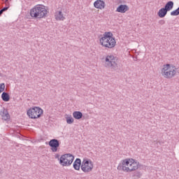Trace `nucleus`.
Listing matches in <instances>:
<instances>
[{"mask_svg":"<svg viewBox=\"0 0 179 179\" xmlns=\"http://www.w3.org/2000/svg\"><path fill=\"white\" fill-rule=\"evenodd\" d=\"M113 33L110 31L105 32L101 38L99 39V43L102 47L105 48H114L117 42L115 38L113 37Z\"/></svg>","mask_w":179,"mask_h":179,"instance_id":"1","label":"nucleus"},{"mask_svg":"<svg viewBox=\"0 0 179 179\" xmlns=\"http://www.w3.org/2000/svg\"><path fill=\"white\" fill-rule=\"evenodd\" d=\"M30 15L31 17L43 19V17L47 16V9L44 6L38 4L31 9Z\"/></svg>","mask_w":179,"mask_h":179,"instance_id":"2","label":"nucleus"},{"mask_svg":"<svg viewBox=\"0 0 179 179\" xmlns=\"http://www.w3.org/2000/svg\"><path fill=\"white\" fill-rule=\"evenodd\" d=\"M162 74L166 79H172L177 75V68L171 64H165L162 69Z\"/></svg>","mask_w":179,"mask_h":179,"instance_id":"3","label":"nucleus"},{"mask_svg":"<svg viewBox=\"0 0 179 179\" xmlns=\"http://www.w3.org/2000/svg\"><path fill=\"white\" fill-rule=\"evenodd\" d=\"M106 68H110L112 71H118L120 66L118 65V59L113 55H108L105 58Z\"/></svg>","mask_w":179,"mask_h":179,"instance_id":"4","label":"nucleus"},{"mask_svg":"<svg viewBox=\"0 0 179 179\" xmlns=\"http://www.w3.org/2000/svg\"><path fill=\"white\" fill-rule=\"evenodd\" d=\"M75 160V157L71 153L64 154L59 158V164L62 167H69Z\"/></svg>","mask_w":179,"mask_h":179,"instance_id":"5","label":"nucleus"},{"mask_svg":"<svg viewBox=\"0 0 179 179\" xmlns=\"http://www.w3.org/2000/svg\"><path fill=\"white\" fill-rule=\"evenodd\" d=\"M27 115L29 118L36 120V118H40L43 115V109L40 107L31 108L27 110Z\"/></svg>","mask_w":179,"mask_h":179,"instance_id":"6","label":"nucleus"},{"mask_svg":"<svg viewBox=\"0 0 179 179\" xmlns=\"http://www.w3.org/2000/svg\"><path fill=\"white\" fill-rule=\"evenodd\" d=\"M81 170L84 173H90L93 170V162L90 159H83L81 164Z\"/></svg>","mask_w":179,"mask_h":179,"instance_id":"7","label":"nucleus"},{"mask_svg":"<svg viewBox=\"0 0 179 179\" xmlns=\"http://www.w3.org/2000/svg\"><path fill=\"white\" fill-rule=\"evenodd\" d=\"M131 167V159H126L121 161V162L117 166V170H121L122 171H125L126 173H129L128 169Z\"/></svg>","mask_w":179,"mask_h":179,"instance_id":"8","label":"nucleus"},{"mask_svg":"<svg viewBox=\"0 0 179 179\" xmlns=\"http://www.w3.org/2000/svg\"><path fill=\"white\" fill-rule=\"evenodd\" d=\"M49 146L51 148L52 152L55 153L58 152V148H59V141L54 138L49 141Z\"/></svg>","mask_w":179,"mask_h":179,"instance_id":"9","label":"nucleus"},{"mask_svg":"<svg viewBox=\"0 0 179 179\" xmlns=\"http://www.w3.org/2000/svg\"><path fill=\"white\" fill-rule=\"evenodd\" d=\"M140 164L138 162H136L135 159H131L130 168H127L129 173L135 171L139 169Z\"/></svg>","mask_w":179,"mask_h":179,"instance_id":"10","label":"nucleus"},{"mask_svg":"<svg viewBox=\"0 0 179 179\" xmlns=\"http://www.w3.org/2000/svg\"><path fill=\"white\" fill-rule=\"evenodd\" d=\"M94 6L96 9H101V10L106 8V2H104L103 0H96L94 2Z\"/></svg>","mask_w":179,"mask_h":179,"instance_id":"11","label":"nucleus"},{"mask_svg":"<svg viewBox=\"0 0 179 179\" xmlns=\"http://www.w3.org/2000/svg\"><path fill=\"white\" fill-rule=\"evenodd\" d=\"M129 10V7L127 5H120L117 9L116 12H119V13H125L126 12H128Z\"/></svg>","mask_w":179,"mask_h":179,"instance_id":"12","label":"nucleus"},{"mask_svg":"<svg viewBox=\"0 0 179 179\" xmlns=\"http://www.w3.org/2000/svg\"><path fill=\"white\" fill-rule=\"evenodd\" d=\"M0 115H1L2 119L4 120V121H8V120L10 118L9 113H8V112L5 109H2L0 110Z\"/></svg>","mask_w":179,"mask_h":179,"instance_id":"13","label":"nucleus"},{"mask_svg":"<svg viewBox=\"0 0 179 179\" xmlns=\"http://www.w3.org/2000/svg\"><path fill=\"white\" fill-rule=\"evenodd\" d=\"M82 164V161L80 160V159L77 158L73 164V167L75 170L79 171L80 170V166Z\"/></svg>","mask_w":179,"mask_h":179,"instance_id":"14","label":"nucleus"},{"mask_svg":"<svg viewBox=\"0 0 179 179\" xmlns=\"http://www.w3.org/2000/svg\"><path fill=\"white\" fill-rule=\"evenodd\" d=\"M55 17L56 20H60V21L65 20V16H64V13H62V11H56Z\"/></svg>","mask_w":179,"mask_h":179,"instance_id":"15","label":"nucleus"},{"mask_svg":"<svg viewBox=\"0 0 179 179\" xmlns=\"http://www.w3.org/2000/svg\"><path fill=\"white\" fill-rule=\"evenodd\" d=\"M173 7H174V2H173L172 1H170L166 3L164 8H165L166 11L169 12V10H171V9H173Z\"/></svg>","mask_w":179,"mask_h":179,"instance_id":"16","label":"nucleus"},{"mask_svg":"<svg viewBox=\"0 0 179 179\" xmlns=\"http://www.w3.org/2000/svg\"><path fill=\"white\" fill-rule=\"evenodd\" d=\"M73 117L76 120H80V118H82V117H83V113H82V112H80V111H75L73 113Z\"/></svg>","mask_w":179,"mask_h":179,"instance_id":"17","label":"nucleus"},{"mask_svg":"<svg viewBox=\"0 0 179 179\" xmlns=\"http://www.w3.org/2000/svg\"><path fill=\"white\" fill-rule=\"evenodd\" d=\"M167 10L165 9L164 8H161L159 12H158V16L159 17H164L166 15H167Z\"/></svg>","mask_w":179,"mask_h":179,"instance_id":"18","label":"nucleus"},{"mask_svg":"<svg viewBox=\"0 0 179 179\" xmlns=\"http://www.w3.org/2000/svg\"><path fill=\"white\" fill-rule=\"evenodd\" d=\"M1 99L3 101H9V100H10V96L7 92H3L1 94Z\"/></svg>","mask_w":179,"mask_h":179,"instance_id":"19","label":"nucleus"},{"mask_svg":"<svg viewBox=\"0 0 179 179\" xmlns=\"http://www.w3.org/2000/svg\"><path fill=\"white\" fill-rule=\"evenodd\" d=\"M66 122L69 124H73V117H72V115H67L66 117Z\"/></svg>","mask_w":179,"mask_h":179,"instance_id":"20","label":"nucleus"},{"mask_svg":"<svg viewBox=\"0 0 179 179\" xmlns=\"http://www.w3.org/2000/svg\"><path fill=\"white\" fill-rule=\"evenodd\" d=\"M178 15H179V7L176 10L171 12V16H178Z\"/></svg>","mask_w":179,"mask_h":179,"instance_id":"21","label":"nucleus"},{"mask_svg":"<svg viewBox=\"0 0 179 179\" xmlns=\"http://www.w3.org/2000/svg\"><path fill=\"white\" fill-rule=\"evenodd\" d=\"M5 90V83L0 84V93H2Z\"/></svg>","mask_w":179,"mask_h":179,"instance_id":"22","label":"nucleus"},{"mask_svg":"<svg viewBox=\"0 0 179 179\" xmlns=\"http://www.w3.org/2000/svg\"><path fill=\"white\" fill-rule=\"evenodd\" d=\"M8 9H9V7H4L1 10H0V16L3 13V12H6Z\"/></svg>","mask_w":179,"mask_h":179,"instance_id":"23","label":"nucleus"},{"mask_svg":"<svg viewBox=\"0 0 179 179\" xmlns=\"http://www.w3.org/2000/svg\"><path fill=\"white\" fill-rule=\"evenodd\" d=\"M55 158H56V159H58V160H59V159H60V158H59V155L57 154V155H56Z\"/></svg>","mask_w":179,"mask_h":179,"instance_id":"24","label":"nucleus"},{"mask_svg":"<svg viewBox=\"0 0 179 179\" xmlns=\"http://www.w3.org/2000/svg\"><path fill=\"white\" fill-rule=\"evenodd\" d=\"M2 1H5L4 2H5V3H6L8 2V1H9V0H2Z\"/></svg>","mask_w":179,"mask_h":179,"instance_id":"25","label":"nucleus"}]
</instances>
